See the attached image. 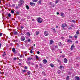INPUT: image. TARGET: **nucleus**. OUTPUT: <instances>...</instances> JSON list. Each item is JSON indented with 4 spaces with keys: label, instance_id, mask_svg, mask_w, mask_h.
Returning a JSON list of instances; mask_svg holds the SVG:
<instances>
[{
    "label": "nucleus",
    "instance_id": "obj_63",
    "mask_svg": "<svg viewBox=\"0 0 80 80\" xmlns=\"http://www.w3.org/2000/svg\"><path fill=\"white\" fill-rule=\"evenodd\" d=\"M62 53V52H60V53Z\"/></svg>",
    "mask_w": 80,
    "mask_h": 80
},
{
    "label": "nucleus",
    "instance_id": "obj_25",
    "mask_svg": "<svg viewBox=\"0 0 80 80\" xmlns=\"http://www.w3.org/2000/svg\"><path fill=\"white\" fill-rule=\"evenodd\" d=\"M26 8H27V9H29V7H28V5H27L26 6Z\"/></svg>",
    "mask_w": 80,
    "mask_h": 80
},
{
    "label": "nucleus",
    "instance_id": "obj_34",
    "mask_svg": "<svg viewBox=\"0 0 80 80\" xmlns=\"http://www.w3.org/2000/svg\"><path fill=\"white\" fill-rule=\"evenodd\" d=\"M28 42H30V39H28Z\"/></svg>",
    "mask_w": 80,
    "mask_h": 80
},
{
    "label": "nucleus",
    "instance_id": "obj_19",
    "mask_svg": "<svg viewBox=\"0 0 80 80\" xmlns=\"http://www.w3.org/2000/svg\"><path fill=\"white\" fill-rule=\"evenodd\" d=\"M50 66H51V67L53 68V67H54V65H53V64H52V63H51L50 64Z\"/></svg>",
    "mask_w": 80,
    "mask_h": 80
},
{
    "label": "nucleus",
    "instance_id": "obj_45",
    "mask_svg": "<svg viewBox=\"0 0 80 80\" xmlns=\"http://www.w3.org/2000/svg\"><path fill=\"white\" fill-rule=\"evenodd\" d=\"M37 53L38 54H40V52H39V51H38Z\"/></svg>",
    "mask_w": 80,
    "mask_h": 80
},
{
    "label": "nucleus",
    "instance_id": "obj_47",
    "mask_svg": "<svg viewBox=\"0 0 80 80\" xmlns=\"http://www.w3.org/2000/svg\"><path fill=\"white\" fill-rule=\"evenodd\" d=\"M4 72H1V74H2V75H3V74H4Z\"/></svg>",
    "mask_w": 80,
    "mask_h": 80
},
{
    "label": "nucleus",
    "instance_id": "obj_14",
    "mask_svg": "<svg viewBox=\"0 0 80 80\" xmlns=\"http://www.w3.org/2000/svg\"><path fill=\"white\" fill-rule=\"evenodd\" d=\"M64 63H67V59L65 58L64 59Z\"/></svg>",
    "mask_w": 80,
    "mask_h": 80
},
{
    "label": "nucleus",
    "instance_id": "obj_50",
    "mask_svg": "<svg viewBox=\"0 0 80 80\" xmlns=\"http://www.w3.org/2000/svg\"><path fill=\"white\" fill-rule=\"evenodd\" d=\"M73 20H70V22H72V21Z\"/></svg>",
    "mask_w": 80,
    "mask_h": 80
},
{
    "label": "nucleus",
    "instance_id": "obj_27",
    "mask_svg": "<svg viewBox=\"0 0 80 80\" xmlns=\"http://www.w3.org/2000/svg\"><path fill=\"white\" fill-rule=\"evenodd\" d=\"M59 2V0H57L56 1L55 3H57Z\"/></svg>",
    "mask_w": 80,
    "mask_h": 80
},
{
    "label": "nucleus",
    "instance_id": "obj_6",
    "mask_svg": "<svg viewBox=\"0 0 80 80\" xmlns=\"http://www.w3.org/2000/svg\"><path fill=\"white\" fill-rule=\"evenodd\" d=\"M74 47H75L74 44H72L71 47L70 49L71 50H73V48H74Z\"/></svg>",
    "mask_w": 80,
    "mask_h": 80
},
{
    "label": "nucleus",
    "instance_id": "obj_36",
    "mask_svg": "<svg viewBox=\"0 0 80 80\" xmlns=\"http://www.w3.org/2000/svg\"><path fill=\"white\" fill-rule=\"evenodd\" d=\"M30 52L31 53H33V51H32V50H31L30 51Z\"/></svg>",
    "mask_w": 80,
    "mask_h": 80
},
{
    "label": "nucleus",
    "instance_id": "obj_38",
    "mask_svg": "<svg viewBox=\"0 0 80 80\" xmlns=\"http://www.w3.org/2000/svg\"><path fill=\"white\" fill-rule=\"evenodd\" d=\"M13 60H17V58H13Z\"/></svg>",
    "mask_w": 80,
    "mask_h": 80
},
{
    "label": "nucleus",
    "instance_id": "obj_58",
    "mask_svg": "<svg viewBox=\"0 0 80 80\" xmlns=\"http://www.w3.org/2000/svg\"><path fill=\"white\" fill-rule=\"evenodd\" d=\"M61 38L62 39H63V37H62Z\"/></svg>",
    "mask_w": 80,
    "mask_h": 80
},
{
    "label": "nucleus",
    "instance_id": "obj_9",
    "mask_svg": "<svg viewBox=\"0 0 80 80\" xmlns=\"http://www.w3.org/2000/svg\"><path fill=\"white\" fill-rule=\"evenodd\" d=\"M21 40L22 41H24L25 40V37L23 36H22L21 38Z\"/></svg>",
    "mask_w": 80,
    "mask_h": 80
},
{
    "label": "nucleus",
    "instance_id": "obj_41",
    "mask_svg": "<svg viewBox=\"0 0 80 80\" xmlns=\"http://www.w3.org/2000/svg\"><path fill=\"white\" fill-rule=\"evenodd\" d=\"M42 2V1L41 0H40L39 1V3H40V4H41V2Z\"/></svg>",
    "mask_w": 80,
    "mask_h": 80
},
{
    "label": "nucleus",
    "instance_id": "obj_2",
    "mask_svg": "<svg viewBox=\"0 0 80 80\" xmlns=\"http://www.w3.org/2000/svg\"><path fill=\"white\" fill-rule=\"evenodd\" d=\"M24 2L23 1V0H20V1L19 2L18 6L19 7H20Z\"/></svg>",
    "mask_w": 80,
    "mask_h": 80
},
{
    "label": "nucleus",
    "instance_id": "obj_57",
    "mask_svg": "<svg viewBox=\"0 0 80 80\" xmlns=\"http://www.w3.org/2000/svg\"><path fill=\"white\" fill-rule=\"evenodd\" d=\"M58 26H57L56 27V28H58Z\"/></svg>",
    "mask_w": 80,
    "mask_h": 80
},
{
    "label": "nucleus",
    "instance_id": "obj_33",
    "mask_svg": "<svg viewBox=\"0 0 80 80\" xmlns=\"http://www.w3.org/2000/svg\"><path fill=\"white\" fill-rule=\"evenodd\" d=\"M11 13H14V11L13 10H11Z\"/></svg>",
    "mask_w": 80,
    "mask_h": 80
},
{
    "label": "nucleus",
    "instance_id": "obj_42",
    "mask_svg": "<svg viewBox=\"0 0 80 80\" xmlns=\"http://www.w3.org/2000/svg\"><path fill=\"white\" fill-rule=\"evenodd\" d=\"M76 43H78V42L77 41H76Z\"/></svg>",
    "mask_w": 80,
    "mask_h": 80
},
{
    "label": "nucleus",
    "instance_id": "obj_3",
    "mask_svg": "<svg viewBox=\"0 0 80 80\" xmlns=\"http://www.w3.org/2000/svg\"><path fill=\"white\" fill-rule=\"evenodd\" d=\"M62 27L63 28H64V27H67V24L66 23H64L62 24Z\"/></svg>",
    "mask_w": 80,
    "mask_h": 80
},
{
    "label": "nucleus",
    "instance_id": "obj_44",
    "mask_svg": "<svg viewBox=\"0 0 80 80\" xmlns=\"http://www.w3.org/2000/svg\"><path fill=\"white\" fill-rule=\"evenodd\" d=\"M1 47H2V44L0 43V48H1Z\"/></svg>",
    "mask_w": 80,
    "mask_h": 80
},
{
    "label": "nucleus",
    "instance_id": "obj_8",
    "mask_svg": "<svg viewBox=\"0 0 80 80\" xmlns=\"http://www.w3.org/2000/svg\"><path fill=\"white\" fill-rule=\"evenodd\" d=\"M75 80H80V78L78 76H76L75 77Z\"/></svg>",
    "mask_w": 80,
    "mask_h": 80
},
{
    "label": "nucleus",
    "instance_id": "obj_29",
    "mask_svg": "<svg viewBox=\"0 0 80 80\" xmlns=\"http://www.w3.org/2000/svg\"><path fill=\"white\" fill-rule=\"evenodd\" d=\"M51 30H54V31H55V29L54 28H51Z\"/></svg>",
    "mask_w": 80,
    "mask_h": 80
},
{
    "label": "nucleus",
    "instance_id": "obj_53",
    "mask_svg": "<svg viewBox=\"0 0 80 80\" xmlns=\"http://www.w3.org/2000/svg\"><path fill=\"white\" fill-rule=\"evenodd\" d=\"M21 28L23 29V28H24L23 27H21Z\"/></svg>",
    "mask_w": 80,
    "mask_h": 80
},
{
    "label": "nucleus",
    "instance_id": "obj_55",
    "mask_svg": "<svg viewBox=\"0 0 80 80\" xmlns=\"http://www.w3.org/2000/svg\"><path fill=\"white\" fill-rule=\"evenodd\" d=\"M16 8H18V7H17Z\"/></svg>",
    "mask_w": 80,
    "mask_h": 80
},
{
    "label": "nucleus",
    "instance_id": "obj_23",
    "mask_svg": "<svg viewBox=\"0 0 80 80\" xmlns=\"http://www.w3.org/2000/svg\"><path fill=\"white\" fill-rule=\"evenodd\" d=\"M69 38H72V36L69 35Z\"/></svg>",
    "mask_w": 80,
    "mask_h": 80
},
{
    "label": "nucleus",
    "instance_id": "obj_64",
    "mask_svg": "<svg viewBox=\"0 0 80 80\" xmlns=\"http://www.w3.org/2000/svg\"><path fill=\"white\" fill-rule=\"evenodd\" d=\"M59 64H60V65H61V63H59Z\"/></svg>",
    "mask_w": 80,
    "mask_h": 80
},
{
    "label": "nucleus",
    "instance_id": "obj_49",
    "mask_svg": "<svg viewBox=\"0 0 80 80\" xmlns=\"http://www.w3.org/2000/svg\"><path fill=\"white\" fill-rule=\"evenodd\" d=\"M32 21H33V22H34L35 21V20H34V19H32Z\"/></svg>",
    "mask_w": 80,
    "mask_h": 80
},
{
    "label": "nucleus",
    "instance_id": "obj_39",
    "mask_svg": "<svg viewBox=\"0 0 80 80\" xmlns=\"http://www.w3.org/2000/svg\"><path fill=\"white\" fill-rule=\"evenodd\" d=\"M26 72V70H25L22 71V72Z\"/></svg>",
    "mask_w": 80,
    "mask_h": 80
},
{
    "label": "nucleus",
    "instance_id": "obj_24",
    "mask_svg": "<svg viewBox=\"0 0 80 80\" xmlns=\"http://www.w3.org/2000/svg\"><path fill=\"white\" fill-rule=\"evenodd\" d=\"M74 37H75V38H77V37H78V36H77V35L75 36V35Z\"/></svg>",
    "mask_w": 80,
    "mask_h": 80
},
{
    "label": "nucleus",
    "instance_id": "obj_22",
    "mask_svg": "<svg viewBox=\"0 0 80 80\" xmlns=\"http://www.w3.org/2000/svg\"><path fill=\"white\" fill-rule=\"evenodd\" d=\"M32 1L33 2H37L38 1V0H32Z\"/></svg>",
    "mask_w": 80,
    "mask_h": 80
},
{
    "label": "nucleus",
    "instance_id": "obj_4",
    "mask_svg": "<svg viewBox=\"0 0 80 80\" xmlns=\"http://www.w3.org/2000/svg\"><path fill=\"white\" fill-rule=\"evenodd\" d=\"M60 14H61V17H62V18L65 17V14H64V13L61 12Z\"/></svg>",
    "mask_w": 80,
    "mask_h": 80
},
{
    "label": "nucleus",
    "instance_id": "obj_30",
    "mask_svg": "<svg viewBox=\"0 0 80 80\" xmlns=\"http://www.w3.org/2000/svg\"><path fill=\"white\" fill-rule=\"evenodd\" d=\"M35 66L36 68H38V65L36 64V65Z\"/></svg>",
    "mask_w": 80,
    "mask_h": 80
},
{
    "label": "nucleus",
    "instance_id": "obj_46",
    "mask_svg": "<svg viewBox=\"0 0 80 80\" xmlns=\"http://www.w3.org/2000/svg\"><path fill=\"white\" fill-rule=\"evenodd\" d=\"M58 62L59 63V62H60V60H58Z\"/></svg>",
    "mask_w": 80,
    "mask_h": 80
},
{
    "label": "nucleus",
    "instance_id": "obj_5",
    "mask_svg": "<svg viewBox=\"0 0 80 80\" xmlns=\"http://www.w3.org/2000/svg\"><path fill=\"white\" fill-rule=\"evenodd\" d=\"M30 5L32 6V7H34L35 5V4L33 2H30Z\"/></svg>",
    "mask_w": 80,
    "mask_h": 80
},
{
    "label": "nucleus",
    "instance_id": "obj_20",
    "mask_svg": "<svg viewBox=\"0 0 80 80\" xmlns=\"http://www.w3.org/2000/svg\"><path fill=\"white\" fill-rule=\"evenodd\" d=\"M28 75H29L30 74V71H29L27 72Z\"/></svg>",
    "mask_w": 80,
    "mask_h": 80
},
{
    "label": "nucleus",
    "instance_id": "obj_60",
    "mask_svg": "<svg viewBox=\"0 0 80 80\" xmlns=\"http://www.w3.org/2000/svg\"><path fill=\"white\" fill-rule=\"evenodd\" d=\"M52 4V2H50V5H51Z\"/></svg>",
    "mask_w": 80,
    "mask_h": 80
},
{
    "label": "nucleus",
    "instance_id": "obj_26",
    "mask_svg": "<svg viewBox=\"0 0 80 80\" xmlns=\"http://www.w3.org/2000/svg\"><path fill=\"white\" fill-rule=\"evenodd\" d=\"M36 58L37 60L39 58H38V56H36Z\"/></svg>",
    "mask_w": 80,
    "mask_h": 80
},
{
    "label": "nucleus",
    "instance_id": "obj_52",
    "mask_svg": "<svg viewBox=\"0 0 80 80\" xmlns=\"http://www.w3.org/2000/svg\"><path fill=\"white\" fill-rule=\"evenodd\" d=\"M62 58H64L65 57V56H62Z\"/></svg>",
    "mask_w": 80,
    "mask_h": 80
},
{
    "label": "nucleus",
    "instance_id": "obj_32",
    "mask_svg": "<svg viewBox=\"0 0 80 80\" xmlns=\"http://www.w3.org/2000/svg\"><path fill=\"white\" fill-rule=\"evenodd\" d=\"M2 35H3V33H0V37H1Z\"/></svg>",
    "mask_w": 80,
    "mask_h": 80
},
{
    "label": "nucleus",
    "instance_id": "obj_62",
    "mask_svg": "<svg viewBox=\"0 0 80 80\" xmlns=\"http://www.w3.org/2000/svg\"><path fill=\"white\" fill-rule=\"evenodd\" d=\"M33 46H35V44H33Z\"/></svg>",
    "mask_w": 80,
    "mask_h": 80
},
{
    "label": "nucleus",
    "instance_id": "obj_31",
    "mask_svg": "<svg viewBox=\"0 0 80 80\" xmlns=\"http://www.w3.org/2000/svg\"><path fill=\"white\" fill-rule=\"evenodd\" d=\"M8 16L9 17H11V14H10V13H9L8 14Z\"/></svg>",
    "mask_w": 80,
    "mask_h": 80
},
{
    "label": "nucleus",
    "instance_id": "obj_35",
    "mask_svg": "<svg viewBox=\"0 0 80 80\" xmlns=\"http://www.w3.org/2000/svg\"><path fill=\"white\" fill-rule=\"evenodd\" d=\"M55 48H58V46H56L55 47Z\"/></svg>",
    "mask_w": 80,
    "mask_h": 80
},
{
    "label": "nucleus",
    "instance_id": "obj_37",
    "mask_svg": "<svg viewBox=\"0 0 80 80\" xmlns=\"http://www.w3.org/2000/svg\"><path fill=\"white\" fill-rule=\"evenodd\" d=\"M24 68H25V69H27V66H25V67H24Z\"/></svg>",
    "mask_w": 80,
    "mask_h": 80
},
{
    "label": "nucleus",
    "instance_id": "obj_13",
    "mask_svg": "<svg viewBox=\"0 0 80 80\" xmlns=\"http://www.w3.org/2000/svg\"><path fill=\"white\" fill-rule=\"evenodd\" d=\"M58 45L59 47H62V43L60 42H59L58 43Z\"/></svg>",
    "mask_w": 80,
    "mask_h": 80
},
{
    "label": "nucleus",
    "instance_id": "obj_28",
    "mask_svg": "<svg viewBox=\"0 0 80 80\" xmlns=\"http://www.w3.org/2000/svg\"><path fill=\"white\" fill-rule=\"evenodd\" d=\"M72 22H73L74 23H76V21H74V20H72Z\"/></svg>",
    "mask_w": 80,
    "mask_h": 80
},
{
    "label": "nucleus",
    "instance_id": "obj_12",
    "mask_svg": "<svg viewBox=\"0 0 80 80\" xmlns=\"http://www.w3.org/2000/svg\"><path fill=\"white\" fill-rule=\"evenodd\" d=\"M79 32H80V30H77L76 32V34H77V35L79 34Z\"/></svg>",
    "mask_w": 80,
    "mask_h": 80
},
{
    "label": "nucleus",
    "instance_id": "obj_61",
    "mask_svg": "<svg viewBox=\"0 0 80 80\" xmlns=\"http://www.w3.org/2000/svg\"><path fill=\"white\" fill-rule=\"evenodd\" d=\"M43 73H45V72H42V74H43Z\"/></svg>",
    "mask_w": 80,
    "mask_h": 80
},
{
    "label": "nucleus",
    "instance_id": "obj_11",
    "mask_svg": "<svg viewBox=\"0 0 80 80\" xmlns=\"http://www.w3.org/2000/svg\"><path fill=\"white\" fill-rule=\"evenodd\" d=\"M67 42L68 43H72V41L71 39H68L67 40Z\"/></svg>",
    "mask_w": 80,
    "mask_h": 80
},
{
    "label": "nucleus",
    "instance_id": "obj_10",
    "mask_svg": "<svg viewBox=\"0 0 80 80\" xmlns=\"http://www.w3.org/2000/svg\"><path fill=\"white\" fill-rule=\"evenodd\" d=\"M43 61V63H44V64H46V63H47V61L46 59H44Z\"/></svg>",
    "mask_w": 80,
    "mask_h": 80
},
{
    "label": "nucleus",
    "instance_id": "obj_16",
    "mask_svg": "<svg viewBox=\"0 0 80 80\" xmlns=\"http://www.w3.org/2000/svg\"><path fill=\"white\" fill-rule=\"evenodd\" d=\"M12 52H13V53H15V48H13L12 49Z\"/></svg>",
    "mask_w": 80,
    "mask_h": 80
},
{
    "label": "nucleus",
    "instance_id": "obj_56",
    "mask_svg": "<svg viewBox=\"0 0 80 80\" xmlns=\"http://www.w3.org/2000/svg\"><path fill=\"white\" fill-rule=\"evenodd\" d=\"M28 60H30V58H28Z\"/></svg>",
    "mask_w": 80,
    "mask_h": 80
},
{
    "label": "nucleus",
    "instance_id": "obj_48",
    "mask_svg": "<svg viewBox=\"0 0 80 80\" xmlns=\"http://www.w3.org/2000/svg\"><path fill=\"white\" fill-rule=\"evenodd\" d=\"M67 78H68V79L69 78V76H67Z\"/></svg>",
    "mask_w": 80,
    "mask_h": 80
},
{
    "label": "nucleus",
    "instance_id": "obj_51",
    "mask_svg": "<svg viewBox=\"0 0 80 80\" xmlns=\"http://www.w3.org/2000/svg\"><path fill=\"white\" fill-rule=\"evenodd\" d=\"M20 57L21 58H22V56L20 55Z\"/></svg>",
    "mask_w": 80,
    "mask_h": 80
},
{
    "label": "nucleus",
    "instance_id": "obj_1",
    "mask_svg": "<svg viewBox=\"0 0 80 80\" xmlns=\"http://www.w3.org/2000/svg\"><path fill=\"white\" fill-rule=\"evenodd\" d=\"M37 21L39 23H42V21H43V19L41 18H37Z\"/></svg>",
    "mask_w": 80,
    "mask_h": 80
},
{
    "label": "nucleus",
    "instance_id": "obj_43",
    "mask_svg": "<svg viewBox=\"0 0 80 80\" xmlns=\"http://www.w3.org/2000/svg\"><path fill=\"white\" fill-rule=\"evenodd\" d=\"M57 15H59V14H60V13L58 12H57Z\"/></svg>",
    "mask_w": 80,
    "mask_h": 80
},
{
    "label": "nucleus",
    "instance_id": "obj_54",
    "mask_svg": "<svg viewBox=\"0 0 80 80\" xmlns=\"http://www.w3.org/2000/svg\"><path fill=\"white\" fill-rule=\"evenodd\" d=\"M18 65H21V63H19L18 64Z\"/></svg>",
    "mask_w": 80,
    "mask_h": 80
},
{
    "label": "nucleus",
    "instance_id": "obj_15",
    "mask_svg": "<svg viewBox=\"0 0 80 80\" xmlns=\"http://www.w3.org/2000/svg\"><path fill=\"white\" fill-rule=\"evenodd\" d=\"M53 43V41L52 40H51L50 41V43L51 45L52 44V43Z\"/></svg>",
    "mask_w": 80,
    "mask_h": 80
},
{
    "label": "nucleus",
    "instance_id": "obj_7",
    "mask_svg": "<svg viewBox=\"0 0 80 80\" xmlns=\"http://www.w3.org/2000/svg\"><path fill=\"white\" fill-rule=\"evenodd\" d=\"M44 34L45 36H48V35L49 34L48 32L47 31L44 32Z\"/></svg>",
    "mask_w": 80,
    "mask_h": 80
},
{
    "label": "nucleus",
    "instance_id": "obj_59",
    "mask_svg": "<svg viewBox=\"0 0 80 80\" xmlns=\"http://www.w3.org/2000/svg\"><path fill=\"white\" fill-rule=\"evenodd\" d=\"M4 55H6V54H3V57L4 56Z\"/></svg>",
    "mask_w": 80,
    "mask_h": 80
},
{
    "label": "nucleus",
    "instance_id": "obj_21",
    "mask_svg": "<svg viewBox=\"0 0 80 80\" xmlns=\"http://www.w3.org/2000/svg\"><path fill=\"white\" fill-rule=\"evenodd\" d=\"M17 33H18V32H15L14 33V35H17Z\"/></svg>",
    "mask_w": 80,
    "mask_h": 80
},
{
    "label": "nucleus",
    "instance_id": "obj_17",
    "mask_svg": "<svg viewBox=\"0 0 80 80\" xmlns=\"http://www.w3.org/2000/svg\"><path fill=\"white\" fill-rule=\"evenodd\" d=\"M39 32L38 31H36V35H38L39 34Z\"/></svg>",
    "mask_w": 80,
    "mask_h": 80
},
{
    "label": "nucleus",
    "instance_id": "obj_18",
    "mask_svg": "<svg viewBox=\"0 0 80 80\" xmlns=\"http://www.w3.org/2000/svg\"><path fill=\"white\" fill-rule=\"evenodd\" d=\"M27 35L28 36H30V34L29 32H28L27 33Z\"/></svg>",
    "mask_w": 80,
    "mask_h": 80
},
{
    "label": "nucleus",
    "instance_id": "obj_40",
    "mask_svg": "<svg viewBox=\"0 0 80 80\" xmlns=\"http://www.w3.org/2000/svg\"><path fill=\"white\" fill-rule=\"evenodd\" d=\"M63 67V66H60V68H62Z\"/></svg>",
    "mask_w": 80,
    "mask_h": 80
}]
</instances>
